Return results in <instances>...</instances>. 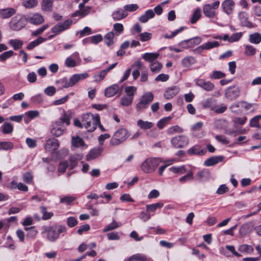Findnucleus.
Wrapping results in <instances>:
<instances>
[{
	"mask_svg": "<svg viewBox=\"0 0 261 261\" xmlns=\"http://www.w3.org/2000/svg\"><path fill=\"white\" fill-rule=\"evenodd\" d=\"M59 146V142L57 139L48 140L44 145V148L47 152H53L58 148Z\"/></svg>",
	"mask_w": 261,
	"mask_h": 261,
	"instance_id": "obj_16",
	"label": "nucleus"
},
{
	"mask_svg": "<svg viewBox=\"0 0 261 261\" xmlns=\"http://www.w3.org/2000/svg\"><path fill=\"white\" fill-rule=\"evenodd\" d=\"M238 250L242 253L245 254H251L253 252L254 249L251 246L247 244H242L239 246Z\"/></svg>",
	"mask_w": 261,
	"mask_h": 261,
	"instance_id": "obj_35",
	"label": "nucleus"
},
{
	"mask_svg": "<svg viewBox=\"0 0 261 261\" xmlns=\"http://www.w3.org/2000/svg\"><path fill=\"white\" fill-rule=\"evenodd\" d=\"M114 35L113 32H110L105 35V41L108 46H110L113 43Z\"/></svg>",
	"mask_w": 261,
	"mask_h": 261,
	"instance_id": "obj_46",
	"label": "nucleus"
},
{
	"mask_svg": "<svg viewBox=\"0 0 261 261\" xmlns=\"http://www.w3.org/2000/svg\"><path fill=\"white\" fill-rule=\"evenodd\" d=\"M119 227V225L117 224V223L115 221H113V222L107 225L104 228V231H109L113 229H115Z\"/></svg>",
	"mask_w": 261,
	"mask_h": 261,
	"instance_id": "obj_62",
	"label": "nucleus"
},
{
	"mask_svg": "<svg viewBox=\"0 0 261 261\" xmlns=\"http://www.w3.org/2000/svg\"><path fill=\"white\" fill-rule=\"evenodd\" d=\"M235 6V3L233 0H224L221 4L223 12L227 15L233 13Z\"/></svg>",
	"mask_w": 261,
	"mask_h": 261,
	"instance_id": "obj_13",
	"label": "nucleus"
},
{
	"mask_svg": "<svg viewBox=\"0 0 261 261\" xmlns=\"http://www.w3.org/2000/svg\"><path fill=\"white\" fill-rule=\"evenodd\" d=\"M24 230L28 232L27 233V238L29 239L35 238L38 234V231L35 228V226H31L30 227H24Z\"/></svg>",
	"mask_w": 261,
	"mask_h": 261,
	"instance_id": "obj_32",
	"label": "nucleus"
},
{
	"mask_svg": "<svg viewBox=\"0 0 261 261\" xmlns=\"http://www.w3.org/2000/svg\"><path fill=\"white\" fill-rule=\"evenodd\" d=\"M113 31L115 32V34L116 35H120L124 31L123 25L120 23H114L113 24Z\"/></svg>",
	"mask_w": 261,
	"mask_h": 261,
	"instance_id": "obj_43",
	"label": "nucleus"
},
{
	"mask_svg": "<svg viewBox=\"0 0 261 261\" xmlns=\"http://www.w3.org/2000/svg\"><path fill=\"white\" fill-rule=\"evenodd\" d=\"M128 15V13L124 9H118L114 11L112 14V17L115 21L120 20Z\"/></svg>",
	"mask_w": 261,
	"mask_h": 261,
	"instance_id": "obj_24",
	"label": "nucleus"
},
{
	"mask_svg": "<svg viewBox=\"0 0 261 261\" xmlns=\"http://www.w3.org/2000/svg\"><path fill=\"white\" fill-rule=\"evenodd\" d=\"M40 211L42 214V219L43 220H48L53 216V213L51 212H47L46 207L44 206H41Z\"/></svg>",
	"mask_w": 261,
	"mask_h": 261,
	"instance_id": "obj_50",
	"label": "nucleus"
},
{
	"mask_svg": "<svg viewBox=\"0 0 261 261\" xmlns=\"http://www.w3.org/2000/svg\"><path fill=\"white\" fill-rule=\"evenodd\" d=\"M26 22H28L34 25H39L44 21L43 17L39 13H31L24 15Z\"/></svg>",
	"mask_w": 261,
	"mask_h": 261,
	"instance_id": "obj_8",
	"label": "nucleus"
},
{
	"mask_svg": "<svg viewBox=\"0 0 261 261\" xmlns=\"http://www.w3.org/2000/svg\"><path fill=\"white\" fill-rule=\"evenodd\" d=\"M136 90L137 88L134 86H127L124 89L125 93L127 94V96L133 97V99Z\"/></svg>",
	"mask_w": 261,
	"mask_h": 261,
	"instance_id": "obj_55",
	"label": "nucleus"
},
{
	"mask_svg": "<svg viewBox=\"0 0 261 261\" xmlns=\"http://www.w3.org/2000/svg\"><path fill=\"white\" fill-rule=\"evenodd\" d=\"M254 226L253 223L251 222L244 224L239 229L240 235L242 237H244L249 234L253 229Z\"/></svg>",
	"mask_w": 261,
	"mask_h": 261,
	"instance_id": "obj_17",
	"label": "nucleus"
},
{
	"mask_svg": "<svg viewBox=\"0 0 261 261\" xmlns=\"http://www.w3.org/2000/svg\"><path fill=\"white\" fill-rule=\"evenodd\" d=\"M153 95L150 92L145 93L140 98L139 101L136 105V109L141 112L145 110L148 107L149 104L153 100Z\"/></svg>",
	"mask_w": 261,
	"mask_h": 261,
	"instance_id": "obj_6",
	"label": "nucleus"
},
{
	"mask_svg": "<svg viewBox=\"0 0 261 261\" xmlns=\"http://www.w3.org/2000/svg\"><path fill=\"white\" fill-rule=\"evenodd\" d=\"M208 172L205 170H202L198 172L197 173V179L199 180H202L204 179L207 178L208 176Z\"/></svg>",
	"mask_w": 261,
	"mask_h": 261,
	"instance_id": "obj_63",
	"label": "nucleus"
},
{
	"mask_svg": "<svg viewBox=\"0 0 261 261\" xmlns=\"http://www.w3.org/2000/svg\"><path fill=\"white\" fill-rule=\"evenodd\" d=\"M53 2L51 0H43L41 3V9L43 11L51 12L53 10Z\"/></svg>",
	"mask_w": 261,
	"mask_h": 261,
	"instance_id": "obj_30",
	"label": "nucleus"
},
{
	"mask_svg": "<svg viewBox=\"0 0 261 261\" xmlns=\"http://www.w3.org/2000/svg\"><path fill=\"white\" fill-rule=\"evenodd\" d=\"M14 144L9 141L0 142V150H8L13 149Z\"/></svg>",
	"mask_w": 261,
	"mask_h": 261,
	"instance_id": "obj_40",
	"label": "nucleus"
},
{
	"mask_svg": "<svg viewBox=\"0 0 261 261\" xmlns=\"http://www.w3.org/2000/svg\"><path fill=\"white\" fill-rule=\"evenodd\" d=\"M16 13V10L13 8L0 9V18L7 19L11 17Z\"/></svg>",
	"mask_w": 261,
	"mask_h": 261,
	"instance_id": "obj_23",
	"label": "nucleus"
},
{
	"mask_svg": "<svg viewBox=\"0 0 261 261\" xmlns=\"http://www.w3.org/2000/svg\"><path fill=\"white\" fill-rule=\"evenodd\" d=\"M42 233H46L47 239L50 242L56 241L62 233H66L67 228L61 225L52 226H44L42 227Z\"/></svg>",
	"mask_w": 261,
	"mask_h": 261,
	"instance_id": "obj_1",
	"label": "nucleus"
},
{
	"mask_svg": "<svg viewBox=\"0 0 261 261\" xmlns=\"http://www.w3.org/2000/svg\"><path fill=\"white\" fill-rule=\"evenodd\" d=\"M201 40H202L200 37H195L191 39L181 41L179 43V45L185 48L192 47L199 44L201 42Z\"/></svg>",
	"mask_w": 261,
	"mask_h": 261,
	"instance_id": "obj_15",
	"label": "nucleus"
},
{
	"mask_svg": "<svg viewBox=\"0 0 261 261\" xmlns=\"http://www.w3.org/2000/svg\"><path fill=\"white\" fill-rule=\"evenodd\" d=\"M9 43L15 50L21 48L23 45V42L21 40L16 39L10 40Z\"/></svg>",
	"mask_w": 261,
	"mask_h": 261,
	"instance_id": "obj_37",
	"label": "nucleus"
},
{
	"mask_svg": "<svg viewBox=\"0 0 261 261\" xmlns=\"http://www.w3.org/2000/svg\"><path fill=\"white\" fill-rule=\"evenodd\" d=\"M249 41L252 43L259 44L261 42V35L258 33H255L249 35Z\"/></svg>",
	"mask_w": 261,
	"mask_h": 261,
	"instance_id": "obj_39",
	"label": "nucleus"
},
{
	"mask_svg": "<svg viewBox=\"0 0 261 261\" xmlns=\"http://www.w3.org/2000/svg\"><path fill=\"white\" fill-rule=\"evenodd\" d=\"M107 73L108 72L106 69L101 70L97 74L94 75L95 80L97 82L102 81Z\"/></svg>",
	"mask_w": 261,
	"mask_h": 261,
	"instance_id": "obj_60",
	"label": "nucleus"
},
{
	"mask_svg": "<svg viewBox=\"0 0 261 261\" xmlns=\"http://www.w3.org/2000/svg\"><path fill=\"white\" fill-rule=\"evenodd\" d=\"M91 7L86 6L81 10L76 11L72 14V17L79 16L80 18H83L90 13Z\"/></svg>",
	"mask_w": 261,
	"mask_h": 261,
	"instance_id": "obj_26",
	"label": "nucleus"
},
{
	"mask_svg": "<svg viewBox=\"0 0 261 261\" xmlns=\"http://www.w3.org/2000/svg\"><path fill=\"white\" fill-rule=\"evenodd\" d=\"M179 91L178 87L176 86L168 88L164 93V96L167 99H171L176 95L179 92Z\"/></svg>",
	"mask_w": 261,
	"mask_h": 261,
	"instance_id": "obj_25",
	"label": "nucleus"
},
{
	"mask_svg": "<svg viewBox=\"0 0 261 261\" xmlns=\"http://www.w3.org/2000/svg\"><path fill=\"white\" fill-rule=\"evenodd\" d=\"M164 204L162 202H157L150 204H147L146 206L147 212H154L158 208H160L163 206Z\"/></svg>",
	"mask_w": 261,
	"mask_h": 261,
	"instance_id": "obj_38",
	"label": "nucleus"
},
{
	"mask_svg": "<svg viewBox=\"0 0 261 261\" xmlns=\"http://www.w3.org/2000/svg\"><path fill=\"white\" fill-rule=\"evenodd\" d=\"M88 76L89 74L86 72L81 74H74L70 77V83L71 86L73 87L80 81L86 79Z\"/></svg>",
	"mask_w": 261,
	"mask_h": 261,
	"instance_id": "obj_21",
	"label": "nucleus"
},
{
	"mask_svg": "<svg viewBox=\"0 0 261 261\" xmlns=\"http://www.w3.org/2000/svg\"><path fill=\"white\" fill-rule=\"evenodd\" d=\"M82 122L84 127L88 132H92L96 129L97 124L99 123V116L90 113L84 114L82 116Z\"/></svg>",
	"mask_w": 261,
	"mask_h": 261,
	"instance_id": "obj_2",
	"label": "nucleus"
},
{
	"mask_svg": "<svg viewBox=\"0 0 261 261\" xmlns=\"http://www.w3.org/2000/svg\"><path fill=\"white\" fill-rule=\"evenodd\" d=\"M1 130L4 134H10L13 130V126L9 122H5L0 128Z\"/></svg>",
	"mask_w": 261,
	"mask_h": 261,
	"instance_id": "obj_34",
	"label": "nucleus"
},
{
	"mask_svg": "<svg viewBox=\"0 0 261 261\" xmlns=\"http://www.w3.org/2000/svg\"><path fill=\"white\" fill-rule=\"evenodd\" d=\"M37 0H28L23 2V5L26 8H32L38 5Z\"/></svg>",
	"mask_w": 261,
	"mask_h": 261,
	"instance_id": "obj_58",
	"label": "nucleus"
},
{
	"mask_svg": "<svg viewBox=\"0 0 261 261\" xmlns=\"http://www.w3.org/2000/svg\"><path fill=\"white\" fill-rule=\"evenodd\" d=\"M196 59L192 56H187L181 60V64L184 67H190L196 63Z\"/></svg>",
	"mask_w": 261,
	"mask_h": 261,
	"instance_id": "obj_29",
	"label": "nucleus"
},
{
	"mask_svg": "<svg viewBox=\"0 0 261 261\" xmlns=\"http://www.w3.org/2000/svg\"><path fill=\"white\" fill-rule=\"evenodd\" d=\"M150 71L154 73L160 72L162 68V65L158 61H155L150 64L149 65Z\"/></svg>",
	"mask_w": 261,
	"mask_h": 261,
	"instance_id": "obj_36",
	"label": "nucleus"
},
{
	"mask_svg": "<svg viewBox=\"0 0 261 261\" xmlns=\"http://www.w3.org/2000/svg\"><path fill=\"white\" fill-rule=\"evenodd\" d=\"M204 14L207 17L214 18L216 15V12L211 8V5L205 4L203 7Z\"/></svg>",
	"mask_w": 261,
	"mask_h": 261,
	"instance_id": "obj_28",
	"label": "nucleus"
},
{
	"mask_svg": "<svg viewBox=\"0 0 261 261\" xmlns=\"http://www.w3.org/2000/svg\"><path fill=\"white\" fill-rule=\"evenodd\" d=\"M201 17V10L200 9H196L193 13L192 16L191 18L190 22L192 24H194L197 22V21Z\"/></svg>",
	"mask_w": 261,
	"mask_h": 261,
	"instance_id": "obj_49",
	"label": "nucleus"
},
{
	"mask_svg": "<svg viewBox=\"0 0 261 261\" xmlns=\"http://www.w3.org/2000/svg\"><path fill=\"white\" fill-rule=\"evenodd\" d=\"M240 94V89L238 87L232 86L228 88L225 91V96L229 100H234L238 98Z\"/></svg>",
	"mask_w": 261,
	"mask_h": 261,
	"instance_id": "obj_10",
	"label": "nucleus"
},
{
	"mask_svg": "<svg viewBox=\"0 0 261 261\" xmlns=\"http://www.w3.org/2000/svg\"><path fill=\"white\" fill-rule=\"evenodd\" d=\"M137 125L140 128L145 130L150 129L152 127L153 124L151 122L143 121L142 119H139L137 121Z\"/></svg>",
	"mask_w": 261,
	"mask_h": 261,
	"instance_id": "obj_33",
	"label": "nucleus"
},
{
	"mask_svg": "<svg viewBox=\"0 0 261 261\" xmlns=\"http://www.w3.org/2000/svg\"><path fill=\"white\" fill-rule=\"evenodd\" d=\"M23 180L28 184H30L32 182L33 176L30 172H25L22 175Z\"/></svg>",
	"mask_w": 261,
	"mask_h": 261,
	"instance_id": "obj_59",
	"label": "nucleus"
},
{
	"mask_svg": "<svg viewBox=\"0 0 261 261\" xmlns=\"http://www.w3.org/2000/svg\"><path fill=\"white\" fill-rule=\"evenodd\" d=\"M119 91V85L118 84H113L106 89L105 95L107 97H111L118 93Z\"/></svg>",
	"mask_w": 261,
	"mask_h": 261,
	"instance_id": "obj_22",
	"label": "nucleus"
},
{
	"mask_svg": "<svg viewBox=\"0 0 261 261\" xmlns=\"http://www.w3.org/2000/svg\"><path fill=\"white\" fill-rule=\"evenodd\" d=\"M133 99V97L127 96H122L120 99V105L122 106H129L132 105Z\"/></svg>",
	"mask_w": 261,
	"mask_h": 261,
	"instance_id": "obj_44",
	"label": "nucleus"
},
{
	"mask_svg": "<svg viewBox=\"0 0 261 261\" xmlns=\"http://www.w3.org/2000/svg\"><path fill=\"white\" fill-rule=\"evenodd\" d=\"M65 130V127L62 124V121H57L53 125L51 133L53 136L58 137L63 134Z\"/></svg>",
	"mask_w": 261,
	"mask_h": 261,
	"instance_id": "obj_12",
	"label": "nucleus"
},
{
	"mask_svg": "<svg viewBox=\"0 0 261 261\" xmlns=\"http://www.w3.org/2000/svg\"><path fill=\"white\" fill-rule=\"evenodd\" d=\"M172 146L176 148H182L189 143V139L185 136H178L173 138L171 140Z\"/></svg>",
	"mask_w": 261,
	"mask_h": 261,
	"instance_id": "obj_9",
	"label": "nucleus"
},
{
	"mask_svg": "<svg viewBox=\"0 0 261 261\" xmlns=\"http://www.w3.org/2000/svg\"><path fill=\"white\" fill-rule=\"evenodd\" d=\"M78 223L77 220L74 217H70L67 219V224L69 227H73Z\"/></svg>",
	"mask_w": 261,
	"mask_h": 261,
	"instance_id": "obj_64",
	"label": "nucleus"
},
{
	"mask_svg": "<svg viewBox=\"0 0 261 261\" xmlns=\"http://www.w3.org/2000/svg\"><path fill=\"white\" fill-rule=\"evenodd\" d=\"M46 40V38H44L42 37H39L36 40L31 42L27 46V49L28 50H32L35 47L39 45L41 43L45 41Z\"/></svg>",
	"mask_w": 261,
	"mask_h": 261,
	"instance_id": "obj_31",
	"label": "nucleus"
},
{
	"mask_svg": "<svg viewBox=\"0 0 261 261\" xmlns=\"http://www.w3.org/2000/svg\"><path fill=\"white\" fill-rule=\"evenodd\" d=\"M214 103L215 100L212 98H207L202 102V107L204 108H211L212 110H214Z\"/></svg>",
	"mask_w": 261,
	"mask_h": 261,
	"instance_id": "obj_53",
	"label": "nucleus"
},
{
	"mask_svg": "<svg viewBox=\"0 0 261 261\" xmlns=\"http://www.w3.org/2000/svg\"><path fill=\"white\" fill-rule=\"evenodd\" d=\"M139 38L142 42L149 41L152 37V34L148 32H144L139 35Z\"/></svg>",
	"mask_w": 261,
	"mask_h": 261,
	"instance_id": "obj_56",
	"label": "nucleus"
},
{
	"mask_svg": "<svg viewBox=\"0 0 261 261\" xmlns=\"http://www.w3.org/2000/svg\"><path fill=\"white\" fill-rule=\"evenodd\" d=\"M261 119V115H257L253 117L250 121L249 125L252 127H258L260 126L259 124V121Z\"/></svg>",
	"mask_w": 261,
	"mask_h": 261,
	"instance_id": "obj_45",
	"label": "nucleus"
},
{
	"mask_svg": "<svg viewBox=\"0 0 261 261\" xmlns=\"http://www.w3.org/2000/svg\"><path fill=\"white\" fill-rule=\"evenodd\" d=\"M72 23L73 21L72 19H67L63 22L58 23L52 27L51 32L55 34V35H58L62 32L68 29Z\"/></svg>",
	"mask_w": 261,
	"mask_h": 261,
	"instance_id": "obj_7",
	"label": "nucleus"
},
{
	"mask_svg": "<svg viewBox=\"0 0 261 261\" xmlns=\"http://www.w3.org/2000/svg\"><path fill=\"white\" fill-rule=\"evenodd\" d=\"M203 44L205 50H208L215 47H217L220 45L219 43L217 41L213 42L208 41Z\"/></svg>",
	"mask_w": 261,
	"mask_h": 261,
	"instance_id": "obj_57",
	"label": "nucleus"
},
{
	"mask_svg": "<svg viewBox=\"0 0 261 261\" xmlns=\"http://www.w3.org/2000/svg\"><path fill=\"white\" fill-rule=\"evenodd\" d=\"M224 158L221 155L213 156L206 160L204 161V165L207 167L212 166L220 162H222Z\"/></svg>",
	"mask_w": 261,
	"mask_h": 261,
	"instance_id": "obj_20",
	"label": "nucleus"
},
{
	"mask_svg": "<svg viewBox=\"0 0 261 261\" xmlns=\"http://www.w3.org/2000/svg\"><path fill=\"white\" fill-rule=\"evenodd\" d=\"M128 261H146L147 257L145 255L140 253H137L134 254L130 257H129L128 259Z\"/></svg>",
	"mask_w": 261,
	"mask_h": 261,
	"instance_id": "obj_41",
	"label": "nucleus"
},
{
	"mask_svg": "<svg viewBox=\"0 0 261 261\" xmlns=\"http://www.w3.org/2000/svg\"><path fill=\"white\" fill-rule=\"evenodd\" d=\"M14 55V53L12 50H8L5 51L0 55V61L4 62L8 59L10 58Z\"/></svg>",
	"mask_w": 261,
	"mask_h": 261,
	"instance_id": "obj_54",
	"label": "nucleus"
},
{
	"mask_svg": "<svg viewBox=\"0 0 261 261\" xmlns=\"http://www.w3.org/2000/svg\"><path fill=\"white\" fill-rule=\"evenodd\" d=\"M162 162L161 158H149L146 159L141 165L142 171L145 173H151L154 172Z\"/></svg>",
	"mask_w": 261,
	"mask_h": 261,
	"instance_id": "obj_3",
	"label": "nucleus"
},
{
	"mask_svg": "<svg viewBox=\"0 0 261 261\" xmlns=\"http://www.w3.org/2000/svg\"><path fill=\"white\" fill-rule=\"evenodd\" d=\"M187 153L189 155H203L206 153V150L201 148L200 145H196L190 148L187 150Z\"/></svg>",
	"mask_w": 261,
	"mask_h": 261,
	"instance_id": "obj_18",
	"label": "nucleus"
},
{
	"mask_svg": "<svg viewBox=\"0 0 261 261\" xmlns=\"http://www.w3.org/2000/svg\"><path fill=\"white\" fill-rule=\"evenodd\" d=\"M195 82L197 86L206 91H212L215 88V85L213 83L210 81H206L204 79H196L195 80Z\"/></svg>",
	"mask_w": 261,
	"mask_h": 261,
	"instance_id": "obj_11",
	"label": "nucleus"
},
{
	"mask_svg": "<svg viewBox=\"0 0 261 261\" xmlns=\"http://www.w3.org/2000/svg\"><path fill=\"white\" fill-rule=\"evenodd\" d=\"M27 25L24 15H16L13 17L9 23L10 28L15 31H19Z\"/></svg>",
	"mask_w": 261,
	"mask_h": 261,
	"instance_id": "obj_5",
	"label": "nucleus"
},
{
	"mask_svg": "<svg viewBox=\"0 0 261 261\" xmlns=\"http://www.w3.org/2000/svg\"><path fill=\"white\" fill-rule=\"evenodd\" d=\"M72 144L75 147H80L85 145L83 139L80 137H72Z\"/></svg>",
	"mask_w": 261,
	"mask_h": 261,
	"instance_id": "obj_42",
	"label": "nucleus"
},
{
	"mask_svg": "<svg viewBox=\"0 0 261 261\" xmlns=\"http://www.w3.org/2000/svg\"><path fill=\"white\" fill-rule=\"evenodd\" d=\"M225 76V74L221 71H214L210 75V78L212 80L220 79Z\"/></svg>",
	"mask_w": 261,
	"mask_h": 261,
	"instance_id": "obj_47",
	"label": "nucleus"
},
{
	"mask_svg": "<svg viewBox=\"0 0 261 261\" xmlns=\"http://www.w3.org/2000/svg\"><path fill=\"white\" fill-rule=\"evenodd\" d=\"M103 148L102 147H98L90 150L86 155L87 161H90L97 158L102 152Z\"/></svg>",
	"mask_w": 261,
	"mask_h": 261,
	"instance_id": "obj_19",
	"label": "nucleus"
},
{
	"mask_svg": "<svg viewBox=\"0 0 261 261\" xmlns=\"http://www.w3.org/2000/svg\"><path fill=\"white\" fill-rule=\"evenodd\" d=\"M169 170L174 173H178L180 174H184L186 172V169L184 166L180 167L173 166L169 168Z\"/></svg>",
	"mask_w": 261,
	"mask_h": 261,
	"instance_id": "obj_48",
	"label": "nucleus"
},
{
	"mask_svg": "<svg viewBox=\"0 0 261 261\" xmlns=\"http://www.w3.org/2000/svg\"><path fill=\"white\" fill-rule=\"evenodd\" d=\"M241 25L249 28L253 27V23L248 20V14L245 12H241L238 14Z\"/></svg>",
	"mask_w": 261,
	"mask_h": 261,
	"instance_id": "obj_14",
	"label": "nucleus"
},
{
	"mask_svg": "<svg viewBox=\"0 0 261 261\" xmlns=\"http://www.w3.org/2000/svg\"><path fill=\"white\" fill-rule=\"evenodd\" d=\"M139 9V6L136 4H132L129 5H126L124 6L123 9L127 13L132 12L137 10Z\"/></svg>",
	"mask_w": 261,
	"mask_h": 261,
	"instance_id": "obj_52",
	"label": "nucleus"
},
{
	"mask_svg": "<svg viewBox=\"0 0 261 261\" xmlns=\"http://www.w3.org/2000/svg\"><path fill=\"white\" fill-rule=\"evenodd\" d=\"M129 134L125 128L118 129L112 137L110 144L111 146H117L123 143L129 137Z\"/></svg>",
	"mask_w": 261,
	"mask_h": 261,
	"instance_id": "obj_4",
	"label": "nucleus"
},
{
	"mask_svg": "<svg viewBox=\"0 0 261 261\" xmlns=\"http://www.w3.org/2000/svg\"><path fill=\"white\" fill-rule=\"evenodd\" d=\"M159 54L157 53H147L142 55V58L146 61L150 63L155 62L156 59L159 57Z\"/></svg>",
	"mask_w": 261,
	"mask_h": 261,
	"instance_id": "obj_27",
	"label": "nucleus"
},
{
	"mask_svg": "<svg viewBox=\"0 0 261 261\" xmlns=\"http://www.w3.org/2000/svg\"><path fill=\"white\" fill-rule=\"evenodd\" d=\"M49 27L48 24H46L40 28L37 29L35 31H33L32 33V35L34 36H37L41 34H42L46 29H47Z\"/></svg>",
	"mask_w": 261,
	"mask_h": 261,
	"instance_id": "obj_61",
	"label": "nucleus"
},
{
	"mask_svg": "<svg viewBox=\"0 0 261 261\" xmlns=\"http://www.w3.org/2000/svg\"><path fill=\"white\" fill-rule=\"evenodd\" d=\"M245 54L248 56H253L256 53V49L252 45L247 44L245 45Z\"/></svg>",
	"mask_w": 261,
	"mask_h": 261,
	"instance_id": "obj_51",
	"label": "nucleus"
}]
</instances>
